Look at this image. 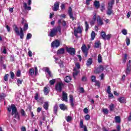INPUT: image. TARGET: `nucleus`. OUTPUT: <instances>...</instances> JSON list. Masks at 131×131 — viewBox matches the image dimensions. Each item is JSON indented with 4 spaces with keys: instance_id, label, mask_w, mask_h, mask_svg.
<instances>
[{
    "instance_id": "19",
    "label": "nucleus",
    "mask_w": 131,
    "mask_h": 131,
    "mask_svg": "<svg viewBox=\"0 0 131 131\" xmlns=\"http://www.w3.org/2000/svg\"><path fill=\"white\" fill-rule=\"evenodd\" d=\"M115 120L116 123H120L121 121V119H120V117L119 116H116L115 117Z\"/></svg>"
},
{
    "instance_id": "39",
    "label": "nucleus",
    "mask_w": 131,
    "mask_h": 131,
    "mask_svg": "<svg viewBox=\"0 0 131 131\" xmlns=\"http://www.w3.org/2000/svg\"><path fill=\"white\" fill-rule=\"evenodd\" d=\"M98 63H102V56H101V54L98 55Z\"/></svg>"
},
{
    "instance_id": "15",
    "label": "nucleus",
    "mask_w": 131,
    "mask_h": 131,
    "mask_svg": "<svg viewBox=\"0 0 131 131\" xmlns=\"http://www.w3.org/2000/svg\"><path fill=\"white\" fill-rule=\"evenodd\" d=\"M78 73H79V71L75 68L74 69V72L73 73V77L74 78H75V76H77V74H78Z\"/></svg>"
},
{
    "instance_id": "58",
    "label": "nucleus",
    "mask_w": 131,
    "mask_h": 131,
    "mask_svg": "<svg viewBox=\"0 0 131 131\" xmlns=\"http://www.w3.org/2000/svg\"><path fill=\"white\" fill-rule=\"evenodd\" d=\"M17 84H22V81L19 79H17Z\"/></svg>"
},
{
    "instance_id": "57",
    "label": "nucleus",
    "mask_w": 131,
    "mask_h": 131,
    "mask_svg": "<svg viewBox=\"0 0 131 131\" xmlns=\"http://www.w3.org/2000/svg\"><path fill=\"white\" fill-rule=\"evenodd\" d=\"M21 75V71H18L17 73H16V76L19 77Z\"/></svg>"
},
{
    "instance_id": "41",
    "label": "nucleus",
    "mask_w": 131,
    "mask_h": 131,
    "mask_svg": "<svg viewBox=\"0 0 131 131\" xmlns=\"http://www.w3.org/2000/svg\"><path fill=\"white\" fill-rule=\"evenodd\" d=\"M104 114H108V113H109V111L108 110V108H104L103 110H102Z\"/></svg>"
},
{
    "instance_id": "11",
    "label": "nucleus",
    "mask_w": 131,
    "mask_h": 131,
    "mask_svg": "<svg viewBox=\"0 0 131 131\" xmlns=\"http://www.w3.org/2000/svg\"><path fill=\"white\" fill-rule=\"evenodd\" d=\"M62 101L67 102L68 101V95L66 92H62Z\"/></svg>"
},
{
    "instance_id": "36",
    "label": "nucleus",
    "mask_w": 131,
    "mask_h": 131,
    "mask_svg": "<svg viewBox=\"0 0 131 131\" xmlns=\"http://www.w3.org/2000/svg\"><path fill=\"white\" fill-rule=\"evenodd\" d=\"M121 32L124 35H126V34H127V30L125 29L122 30Z\"/></svg>"
},
{
    "instance_id": "33",
    "label": "nucleus",
    "mask_w": 131,
    "mask_h": 131,
    "mask_svg": "<svg viewBox=\"0 0 131 131\" xmlns=\"http://www.w3.org/2000/svg\"><path fill=\"white\" fill-rule=\"evenodd\" d=\"M95 37H96V33L95 32L92 31L91 33V38L93 40L95 39Z\"/></svg>"
},
{
    "instance_id": "34",
    "label": "nucleus",
    "mask_w": 131,
    "mask_h": 131,
    "mask_svg": "<svg viewBox=\"0 0 131 131\" xmlns=\"http://www.w3.org/2000/svg\"><path fill=\"white\" fill-rule=\"evenodd\" d=\"M101 36L103 38V39L105 40L106 39V33L105 32L103 31L101 32Z\"/></svg>"
},
{
    "instance_id": "37",
    "label": "nucleus",
    "mask_w": 131,
    "mask_h": 131,
    "mask_svg": "<svg viewBox=\"0 0 131 131\" xmlns=\"http://www.w3.org/2000/svg\"><path fill=\"white\" fill-rule=\"evenodd\" d=\"M57 111H58V105H55L54 107V112L55 114H57Z\"/></svg>"
},
{
    "instance_id": "55",
    "label": "nucleus",
    "mask_w": 131,
    "mask_h": 131,
    "mask_svg": "<svg viewBox=\"0 0 131 131\" xmlns=\"http://www.w3.org/2000/svg\"><path fill=\"white\" fill-rule=\"evenodd\" d=\"M70 19H72L73 20H74V17H73V14L72 13H69Z\"/></svg>"
},
{
    "instance_id": "9",
    "label": "nucleus",
    "mask_w": 131,
    "mask_h": 131,
    "mask_svg": "<svg viewBox=\"0 0 131 131\" xmlns=\"http://www.w3.org/2000/svg\"><path fill=\"white\" fill-rule=\"evenodd\" d=\"M43 70L45 72H47L50 77H53V74H52V72L50 71V68L48 67L43 68Z\"/></svg>"
},
{
    "instance_id": "63",
    "label": "nucleus",
    "mask_w": 131,
    "mask_h": 131,
    "mask_svg": "<svg viewBox=\"0 0 131 131\" xmlns=\"http://www.w3.org/2000/svg\"><path fill=\"white\" fill-rule=\"evenodd\" d=\"M111 37V35H109V34L107 35L106 36V39H110Z\"/></svg>"
},
{
    "instance_id": "2",
    "label": "nucleus",
    "mask_w": 131,
    "mask_h": 131,
    "mask_svg": "<svg viewBox=\"0 0 131 131\" xmlns=\"http://www.w3.org/2000/svg\"><path fill=\"white\" fill-rule=\"evenodd\" d=\"M58 32H61L60 26H58L52 29L49 34V36H50V37H54V36L57 35Z\"/></svg>"
},
{
    "instance_id": "51",
    "label": "nucleus",
    "mask_w": 131,
    "mask_h": 131,
    "mask_svg": "<svg viewBox=\"0 0 131 131\" xmlns=\"http://www.w3.org/2000/svg\"><path fill=\"white\" fill-rule=\"evenodd\" d=\"M84 118L85 120H90V119L91 118V116H90V115H86V116H85Z\"/></svg>"
},
{
    "instance_id": "29",
    "label": "nucleus",
    "mask_w": 131,
    "mask_h": 131,
    "mask_svg": "<svg viewBox=\"0 0 131 131\" xmlns=\"http://www.w3.org/2000/svg\"><path fill=\"white\" fill-rule=\"evenodd\" d=\"M59 107L61 110H63L64 111L66 109V105H65V104H60L59 105Z\"/></svg>"
},
{
    "instance_id": "7",
    "label": "nucleus",
    "mask_w": 131,
    "mask_h": 131,
    "mask_svg": "<svg viewBox=\"0 0 131 131\" xmlns=\"http://www.w3.org/2000/svg\"><path fill=\"white\" fill-rule=\"evenodd\" d=\"M103 71H104V67H103V66H100L99 68L94 71V73L95 74H99V73H101V72Z\"/></svg>"
},
{
    "instance_id": "49",
    "label": "nucleus",
    "mask_w": 131,
    "mask_h": 131,
    "mask_svg": "<svg viewBox=\"0 0 131 131\" xmlns=\"http://www.w3.org/2000/svg\"><path fill=\"white\" fill-rule=\"evenodd\" d=\"M106 92H107V94H110V93H111V88H110V86H107Z\"/></svg>"
},
{
    "instance_id": "43",
    "label": "nucleus",
    "mask_w": 131,
    "mask_h": 131,
    "mask_svg": "<svg viewBox=\"0 0 131 131\" xmlns=\"http://www.w3.org/2000/svg\"><path fill=\"white\" fill-rule=\"evenodd\" d=\"M28 29V24H25L24 27V31H26Z\"/></svg>"
},
{
    "instance_id": "44",
    "label": "nucleus",
    "mask_w": 131,
    "mask_h": 131,
    "mask_svg": "<svg viewBox=\"0 0 131 131\" xmlns=\"http://www.w3.org/2000/svg\"><path fill=\"white\" fill-rule=\"evenodd\" d=\"M4 80L5 81H8L9 80V74H6L4 76Z\"/></svg>"
},
{
    "instance_id": "47",
    "label": "nucleus",
    "mask_w": 131,
    "mask_h": 131,
    "mask_svg": "<svg viewBox=\"0 0 131 131\" xmlns=\"http://www.w3.org/2000/svg\"><path fill=\"white\" fill-rule=\"evenodd\" d=\"M55 58V62L56 63H59V64H60V65H62L63 64V61L60 60L59 62L58 61V60H59L58 58Z\"/></svg>"
},
{
    "instance_id": "30",
    "label": "nucleus",
    "mask_w": 131,
    "mask_h": 131,
    "mask_svg": "<svg viewBox=\"0 0 131 131\" xmlns=\"http://www.w3.org/2000/svg\"><path fill=\"white\" fill-rule=\"evenodd\" d=\"M43 108H44V109H45L46 110H48V109H49V102H45L44 103Z\"/></svg>"
},
{
    "instance_id": "42",
    "label": "nucleus",
    "mask_w": 131,
    "mask_h": 131,
    "mask_svg": "<svg viewBox=\"0 0 131 131\" xmlns=\"http://www.w3.org/2000/svg\"><path fill=\"white\" fill-rule=\"evenodd\" d=\"M125 41H126L127 46H128L130 44V40L129 39V38H128V37H126Z\"/></svg>"
},
{
    "instance_id": "54",
    "label": "nucleus",
    "mask_w": 131,
    "mask_h": 131,
    "mask_svg": "<svg viewBox=\"0 0 131 131\" xmlns=\"http://www.w3.org/2000/svg\"><path fill=\"white\" fill-rule=\"evenodd\" d=\"M83 112L85 114H88V113H89V110H88V108L86 107H85L83 110Z\"/></svg>"
},
{
    "instance_id": "18",
    "label": "nucleus",
    "mask_w": 131,
    "mask_h": 131,
    "mask_svg": "<svg viewBox=\"0 0 131 131\" xmlns=\"http://www.w3.org/2000/svg\"><path fill=\"white\" fill-rule=\"evenodd\" d=\"M44 94L46 96L50 93V88L49 87H44Z\"/></svg>"
},
{
    "instance_id": "40",
    "label": "nucleus",
    "mask_w": 131,
    "mask_h": 131,
    "mask_svg": "<svg viewBox=\"0 0 131 131\" xmlns=\"http://www.w3.org/2000/svg\"><path fill=\"white\" fill-rule=\"evenodd\" d=\"M85 31H88L89 30V24H88V21H85Z\"/></svg>"
},
{
    "instance_id": "4",
    "label": "nucleus",
    "mask_w": 131,
    "mask_h": 131,
    "mask_svg": "<svg viewBox=\"0 0 131 131\" xmlns=\"http://www.w3.org/2000/svg\"><path fill=\"white\" fill-rule=\"evenodd\" d=\"M63 86H64V84H63V83L61 82H58L55 85V90L57 92H62V88H63Z\"/></svg>"
},
{
    "instance_id": "17",
    "label": "nucleus",
    "mask_w": 131,
    "mask_h": 131,
    "mask_svg": "<svg viewBox=\"0 0 131 131\" xmlns=\"http://www.w3.org/2000/svg\"><path fill=\"white\" fill-rule=\"evenodd\" d=\"M113 5H114V0H111L108 2L107 9H112Z\"/></svg>"
},
{
    "instance_id": "3",
    "label": "nucleus",
    "mask_w": 131,
    "mask_h": 131,
    "mask_svg": "<svg viewBox=\"0 0 131 131\" xmlns=\"http://www.w3.org/2000/svg\"><path fill=\"white\" fill-rule=\"evenodd\" d=\"M20 31L19 32V29L18 27L16 25L13 26V30L16 33L17 35H19L21 39H23V37H24V33H23V28H20Z\"/></svg>"
},
{
    "instance_id": "8",
    "label": "nucleus",
    "mask_w": 131,
    "mask_h": 131,
    "mask_svg": "<svg viewBox=\"0 0 131 131\" xmlns=\"http://www.w3.org/2000/svg\"><path fill=\"white\" fill-rule=\"evenodd\" d=\"M67 51L70 55H74L75 54V50L73 48H67Z\"/></svg>"
},
{
    "instance_id": "6",
    "label": "nucleus",
    "mask_w": 131,
    "mask_h": 131,
    "mask_svg": "<svg viewBox=\"0 0 131 131\" xmlns=\"http://www.w3.org/2000/svg\"><path fill=\"white\" fill-rule=\"evenodd\" d=\"M81 32H82V28H81L80 26L78 27L76 29L74 30L75 36L77 37V33H81Z\"/></svg>"
},
{
    "instance_id": "13",
    "label": "nucleus",
    "mask_w": 131,
    "mask_h": 131,
    "mask_svg": "<svg viewBox=\"0 0 131 131\" xmlns=\"http://www.w3.org/2000/svg\"><path fill=\"white\" fill-rule=\"evenodd\" d=\"M96 20H97V14L95 13L93 16V20L90 21V24L91 25H94V24H95V22H96Z\"/></svg>"
},
{
    "instance_id": "1",
    "label": "nucleus",
    "mask_w": 131,
    "mask_h": 131,
    "mask_svg": "<svg viewBox=\"0 0 131 131\" xmlns=\"http://www.w3.org/2000/svg\"><path fill=\"white\" fill-rule=\"evenodd\" d=\"M7 109L9 112L12 111L11 115H12L13 117L19 119V113L17 111V107H16L15 104H12L11 105H9Z\"/></svg>"
},
{
    "instance_id": "23",
    "label": "nucleus",
    "mask_w": 131,
    "mask_h": 131,
    "mask_svg": "<svg viewBox=\"0 0 131 131\" xmlns=\"http://www.w3.org/2000/svg\"><path fill=\"white\" fill-rule=\"evenodd\" d=\"M94 6L96 9H99L100 8V2L98 1H95L94 2Z\"/></svg>"
},
{
    "instance_id": "60",
    "label": "nucleus",
    "mask_w": 131,
    "mask_h": 131,
    "mask_svg": "<svg viewBox=\"0 0 131 131\" xmlns=\"http://www.w3.org/2000/svg\"><path fill=\"white\" fill-rule=\"evenodd\" d=\"M82 81H86V77L83 76L82 77Z\"/></svg>"
},
{
    "instance_id": "62",
    "label": "nucleus",
    "mask_w": 131,
    "mask_h": 131,
    "mask_svg": "<svg viewBox=\"0 0 131 131\" xmlns=\"http://www.w3.org/2000/svg\"><path fill=\"white\" fill-rule=\"evenodd\" d=\"M60 8L61 10H64L65 9V5L62 4L60 6Z\"/></svg>"
},
{
    "instance_id": "25",
    "label": "nucleus",
    "mask_w": 131,
    "mask_h": 131,
    "mask_svg": "<svg viewBox=\"0 0 131 131\" xmlns=\"http://www.w3.org/2000/svg\"><path fill=\"white\" fill-rule=\"evenodd\" d=\"M118 100L120 103H125V101H126V99H125V98L124 97H120L118 99Z\"/></svg>"
},
{
    "instance_id": "14",
    "label": "nucleus",
    "mask_w": 131,
    "mask_h": 131,
    "mask_svg": "<svg viewBox=\"0 0 131 131\" xmlns=\"http://www.w3.org/2000/svg\"><path fill=\"white\" fill-rule=\"evenodd\" d=\"M97 23H98L99 25H103L104 23H103V20L101 19L100 16H98L97 17Z\"/></svg>"
},
{
    "instance_id": "24",
    "label": "nucleus",
    "mask_w": 131,
    "mask_h": 131,
    "mask_svg": "<svg viewBox=\"0 0 131 131\" xmlns=\"http://www.w3.org/2000/svg\"><path fill=\"white\" fill-rule=\"evenodd\" d=\"M130 65L127 64V68L126 69L125 73L127 74H129V72H130Z\"/></svg>"
},
{
    "instance_id": "61",
    "label": "nucleus",
    "mask_w": 131,
    "mask_h": 131,
    "mask_svg": "<svg viewBox=\"0 0 131 131\" xmlns=\"http://www.w3.org/2000/svg\"><path fill=\"white\" fill-rule=\"evenodd\" d=\"M6 29H7V31H8V32H10V31H11V29L10 28V27H9V26H6Z\"/></svg>"
},
{
    "instance_id": "45",
    "label": "nucleus",
    "mask_w": 131,
    "mask_h": 131,
    "mask_svg": "<svg viewBox=\"0 0 131 131\" xmlns=\"http://www.w3.org/2000/svg\"><path fill=\"white\" fill-rule=\"evenodd\" d=\"M80 127L81 128H84V126L83 125V121L82 120L80 121Z\"/></svg>"
},
{
    "instance_id": "21",
    "label": "nucleus",
    "mask_w": 131,
    "mask_h": 131,
    "mask_svg": "<svg viewBox=\"0 0 131 131\" xmlns=\"http://www.w3.org/2000/svg\"><path fill=\"white\" fill-rule=\"evenodd\" d=\"M107 15L110 16V15H112L114 14L113 10H112V8H107V11L106 12Z\"/></svg>"
},
{
    "instance_id": "32",
    "label": "nucleus",
    "mask_w": 131,
    "mask_h": 131,
    "mask_svg": "<svg viewBox=\"0 0 131 131\" xmlns=\"http://www.w3.org/2000/svg\"><path fill=\"white\" fill-rule=\"evenodd\" d=\"M100 47H101V43L100 42V41H97L96 42H95V48H100Z\"/></svg>"
},
{
    "instance_id": "53",
    "label": "nucleus",
    "mask_w": 131,
    "mask_h": 131,
    "mask_svg": "<svg viewBox=\"0 0 131 131\" xmlns=\"http://www.w3.org/2000/svg\"><path fill=\"white\" fill-rule=\"evenodd\" d=\"M21 114L22 116H25V115H26V114H25V111H24V110L21 109Z\"/></svg>"
},
{
    "instance_id": "16",
    "label": "nucleus",
    "mask_w": 131,
    "mask_h": 131,
    "mask_svg": "<svg viewBox=\"0 0 131 131\" xmlns=\"http://www.w3.org/2000/svg\"><path fill=\"white\" fill-rule=\"evenodd\" d=\"M59 2H56L54 4V7L53 8V11H58V9H59Z\"/></svg>"
},
{
    "instance_id": "27",
    "label": "nucleus",
    "mask_w": 131,
    "mask_h": 131,
    "mask_svg": "<svg viewBox=\"0 0 131 131\" xmlns=\"http://www.w3.org/2000/svg\"><path fill=\"white\" fill-rule=\"evenodd\" d=\"M23 5L25 10H28V11H30V10H31V7H27V4L26 3H24Z\"/></svg>"
},
{
    "instance_id": "52",
    "label": "nucleus",
    "mask_w": 131,
    "mask_h": 131,
    "mask_svg": "<svg viewBox=\"0 0 131 131\" xmlns=\"http://www.w3.org/2000/svg\"><path fill=\"white\" fill-rule=\"evenodd\" d=\"M10 75H11V78H12V79H14V77H15V74H14L13 72H11Z\"/></svg>"
},
{
    "instance_id": "56",
    "label": "nucleus",
    "mask_w": 131,
    "mask_h": 131,
    "mask_svg": "<svg viewBox=\"0 0 131 131\" xmlns=\"http://www.w3.org/2000/svg\"><path fill=\"white\" fill-rule=\"evenodd\" d=\"M92 80L93 82H96V76H92Z\"/></svg>"
},
{
    "instance_id": "38",
    "label": "nucleus",
    "mask_w": 131,
    "mask_h": 131,
    "mask_svg": "<svg viewBox=\"0 0 131 131\" xmlns=\"http://www.w3.org/2000/svg\"><path fill=\"white\" fill-rule=\"evenodd\" d=\"M66 119L68 122H69L70 121H71V120H72V117H71V116H68L66 117Z\"/></svg>"
},
{
    "instance_id": "26",
    "label": "nucleus",
    "mask_w": 131,
    "mask_h": 131,
    "mask_svg": "<svg viewBox=\"0 0 131 131\" xmlns=\"http://www.w3.org/2000/svg\"><path fill=\"white\" fill-rule=\"evenodd\" d=\"M29 73L31 76H32L33 74H34V68H32L30 69L29 70Z\"/></svg>"
},
{
    "instance_id": "12",
    "label": "nucleus",
    "mask_w": 131,
    "mask_h": 131,
    "mask_svg": "<svg viewBox=\"0 0 131 131\" xmlns=\"http://www.w3.org/2000/svg\"><path fill=\"white\" fill-rule=\"evenodd\" d=\"M65 53V49L64 48H61L57 52V55H63Z\"/></svg>"
},
{
    "instance_id": "50",
    "label": "nucleus",
    "mask_w": 131,
    "mask_h": 131,
    "mask_svg": "<svg viewBox=\"0 0 131 131\" xmlns=\"http://www.w3.org/2000/svg\"><path fill=\"white\" fill-rule=\"evenodd\" d=\"M32 36V35L30 33H28L27 35V39H30Z\"/></svg>"
},
{
    "instance_id": "10",
    "label": "nucleus",
    "mask_w": 131,
    "mask_h": 131,
    "mask_svg": "<svg viewBox=\"0 0 131 131\" xmlns=\"http://www.w3.org/2000/svg\"><path fill=\"white\" fill-rule=\"evenodd\" d=\"M81 50H82V51L83 52V53H84V54H85V57H87L88 56V49L86 48V46H85V45H82V46L81 47Z\"/></svg>"
},
{
    "instance_id": "31",
    "label": "nucleus",
    "mask_w": 131,
    "mask_h": 131,
    "mask_svg": "<svg viewBox=\"0 0 131 131\" xmlns=\"http://www.w3.org/2000/svg\"><path fill=\"white\" fill-rule=\"evenodd\" d=\"M109 108H110V111H114V104L113 103H111L110 106H109Z\"/></svg>"
},
{
    "instance_id": "22",
    "label": "nucleus",
    "mask_w": 131,
    "mask_h": 131,
    "mask_svg": "<svg viewBox=\"0 0 131 131\" xmlns=\"http://www.w3.org/2000/svg\"><path fill=\"white\" fill-rule=\"evenodd\" d=\"M70 102L71 103V105L72 107L74 106V103H73V96L72 95H70Z\"/></svg>"
},
{
    "instance_id": "59",
    "label": "nucleus",
    "mask_w": 131,
    "mask_h": 131,
    "mask_svg": "<svg viewBox=\"0 0 131 131\" xmlns=\"http://www.w3.org/2000/svg\"><path fill=\"white\" fill-rule=\"evenodd\" d=\"M76 67L77 68V69H79L80 68V66L79 65V63H76L75 64Z\"/></svg>"
},
{
    "instance_id": "28",
    "label": "nucleus",
    "mask_w": 131,
    "mask_h": 131,
    "mask_svg": "<svg viewBox=\"0 0 131 131\" xmlns=\"http://www.w3.org/2000/svg\"><path fill=\"white\" fill-rule=\"evenodd\" d=\"M64 81L66 82H70V81H71V77H70L69 76H67L64 78Z\"/></svg>"
},
{
    "instance_id": "46",
    "label": "nucleus",
    "mask_w": 131,
    "mask_h": 131,
    "mask_svg": "<svg viewBox=\"0 0 131 131\" xmlns=\"http://www.w3.org/2000/svg\"><path fill=\"white\" fill-rule=\"evenodd\" d=\"M56 82V79H52L50 81L49 83L51 85H53V84H55V83Z\"/></svg>"
},
{
    "instance_id": "35",
    "label": "nucleus",
    "mask_w": 131,
    "mask_h": 131,
    "mask_svg": "<svg viewBox=\"0 0 131 131\" xmlns=\"http://www.w3.org/2000/svg\"><path fill=\"white\" fill-rule=\"evenodd\" d=\"M127 59V55L126 54H124V58H123V63H125V62H126Z\"/></svg>"
},
{
    "instance_id": "20",
    "label": "nucleus",
    "mask_w": 131,
    "mask_h": 131,
    "mask_svg": "<svg viewBox=\"0 0 131 131\" xmlns=\"http://www.w3.org/2000/svg\"><path fill=\"white\" fill-rule=\"evenodd\" d=\"M92 64H93V58H90L87 60L86 65L88 66H91Z\"/></svg>"
},
{
    "instance_id": "64",
    "label": "nucleus",
    "mask_w": 131,
    "mask_h": 131,
    "mask_svg": "<svg viewBox=\"0 0 131 131\" xmlns=\"http://www.w3.org/2000/svg\"><path fill=\"white\" fill-rule=\"evenodd\" d=\"M116 128H117V131H120V125H118L117 126Z\"/></svg>"
},
{
    "instance_id": "48",
    "label": "nucleus",
    "mask_w": 131,
    "mask_h": 131,
    "mask_svg": "<svg viewBox=\"0 0 131 131\" xmlns=\"http://www.w3.org/2000/svg\"><path fill=\"white\" fill-rule=\"evenodd\" d=\"M34 73L35 75H37L38 73V70H37V67H34Z\"/></svg>"
},
{
    "instance_id": "5",
    "label": "nucleus",
    "mask_w": 131,
    "mask_h": 131,
    "mask_svg": "<svg viewBox=\"0 0 131 131\" xmlns=\"http://www.w3.org/2000/svg\"><path fill=\"white\" fill-rule=\"evenodd\" d=\"M51 47L52 48H59L60 47V41L59 40H55L51 43Z\"/></svg>"
}]
</instances>
